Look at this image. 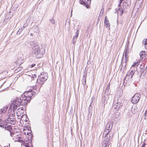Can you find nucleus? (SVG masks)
<instances>
[{
	"mask_svg": "<svg viewBox=\"0 0 147 147\" xmlns=\"http://www.w3.org/2000/svg\"><path fill=\"white\" fill-rule=\"evenodd\" d=\"M31 46L33 47L32 53L34 55L38 58L41 57L45 53V49L41 46L34 44V42L31 43Z\"/></svg>",
	"mask_w": 147,
	"mask_h": 147,
	"instance_id": "f257e3e1",
	"label": "nucleus"
},
{
	"mask_svg": "<svg viewBox=\"0 0 147 147\" xmlns=\"http://www.w3.org/2000/svg\"><path fill=\"white\" fill-rule=\"evenodd\" d=\"M24 103V101H23L22 98L18 97L13 100V102L11 105V108L12 109L13 111H14L18 107H19L20 105H21L23 106L27 104Z\"/></svg>",
	"mask_w": 147,
	"mask_h": 147,
	"instance_id": "f03ea898",
	"label": "nucleus"
},
{
	"mask_svg": "<svg viewBox=\"0 0 147 147\" xmlns=\"http://www.w3.org/2000/svg\"><path fill=\"white\" fill-rule=\"evenodd\" d=\"M35 93V92H32L31 90L25 92L24 94L22 95V96L23 101H24V104H27L28 102H29L32 97Z\"/></svg>",
	"mask_w": 147,
	"mask_h": 147,
	"instance_id": "7ed1b4c3",
	"label": "nucleus"
},
{
	"mask_svg": "<svg viewBox=\"0 0 147 147\" xmlns=\"http://www.w3.org/2000/svg\"><path fill=\"white\" fill-rule=\"evenodd\" d=\"M135 72V69L129 70L126 74L124 80V83L129 85L131 82L132 78Z\"/></svg>",
	"mask_w": 147,
	"mask_h": 147,
	"instance_id": "20e7f679",
	"label": "nucleus"
},
{
	"mask_svg": "<svg viewBox=\"0 0 147 147\" xmlns=\"http://www.w3.org/2000/svg\"><path fill=\"white\" fill-rule=\"evenodd\" d=\"M47 75L45 72L41 74L38 76L37 80L38 84L40 85L42 84L48 79Z\"/></svg>",
	"mask_w": 147,
	"mask_h": 147,
	"instance_id": "39448f33",
	"label": "nucleus"
},
{
	"mask_svg": "<svg viewBox=\"0 0 147 147\" xmlns=\"http://www.w3.org/2000/svg\"><path fill=\"white\" fill-rule=\"evenodd\" d=\"M15 115L13 114H10L7 120V123L11 124H15L16 122V119L15 118Z\"/></svg>",
	"mask_w": 147,
	"mask_h": 147,
	"instance_id": "423d86ee",
	"label": "nucleus"
},
{
	"mask_svg": "<svg viewBox=\"0 0 147 147\" xmlns=\"http://www.w3.org/2000/svg\"><path fill=\"white\" fill-rule=\"evenodd\" d=\"M113 127V124L111 122H109L107 123L106 127L104 132H105V135H106L108 132H111Z\"/></svg>",
	"mask_w": 147,
	"mask_h": 147,
	"instance_id": "0eeeda50",
	"label": "nucleus"
},
{
	"mask_svg": "<svg viewBox=\"0 0 147 147\" xmlns=\"http://www.w3.org/2000/svg\"><path fill=\"white\" fill-rule=\"evenodd\" d=\"M114 103H115V104L114 107L115 109L116 110H118L122 106L121 103V98H119L117 100V102H115L113 101Z\"/></svg>",
	"mask_w": 147,
	"mask_h": 147,
	"instance_id": "6e6552de",
	"label": "nucleus"
},
{
	"mask_svg": "<svg viewBox=\"0 0 147 147\" xmlns=\"http://www.w3.org/2000/svg\"><path fill=\"white\" fill-rule=\"evenodd\" d=\"M140 97V95L139 94H135L131 100V102L133 103H137L139 101Z\"/></svg>",
	"mask_w": 147,
	"mask_h": 147,
	"instance_id": "1a4fd4ad",
	"label": "nucleus"
},
{
	"mask_svg": "<svg viewBox=\"0 0 147 147\" xmlns=\"http://www.w3.org/2000/svg\"><path fill=\"white\" fill-rule=\"evenodd\" d=\"M123 94V92L122 91H118L117 93L116 96L114 97V101L115 102H117V100L119 98H121V97L122 96Z\"/></svg>",
	"mask_w": 147,
	"mask_h": 147,
	"instance_id": "9d476101",
	"label": "nucleus"
},
{
	"mask_svg": "<svg viewBox=\"0 0 147 147\" xmlns=\"http://www.w3.org/2000/svg\"><path fill=\"white\" fill-rule=\"evenodd\" d=\"M110 140L107 138H105L102 143L103 147H109V144L110 143Z\"/></svg>",
	"mask_w": 147,
	"mask_h": 147,
	"instance_id": "9b49d317",
	"label": "nucleus"
},
{
	"mask_svg": "<svg viewBox=\"0 0 147 147\" xmlns=\"http://www.w3.org/2000/svg\"><path fill=\"white\" fill-rule=\"evenodd\" d=\"M24 111V109L23 107L19 108L16 112V115H23Z\"/></svg>",
	"mask_w": 147,
	"mask_h": 147,
	"instance_id": "f8f14e48",
	"label": "nucleus"
},
{
	"mask_svg": "<svg viewBox=\"0 0 147 147\" xmlns=\"http://www.w3.org/2000/svg\"><path fill=\"white\" fill-rule=\"evenodd\" d=\"M105 132H103V136L105 138H107L109 139V140H111L112 138L113 137V134L111 132H108V133L106 135H105Z\"/></svg>",
	"mask_w": 147,
	"mask_h": 147,
	"instance_id": "ddd939ff",
	"label": "nucleus"
},
{
	"mask_svg": "<svg viewBox=\"0 0 147 147\" xmlns=\"http://www.w3.org/2000/svg\"><path fill=\"white\" fill-rule=\"evenodd\" d=\"M91 1V0H80V3L81 4L88 5L90 4Z\"/></svg>",
	"mask_w": 147,
	"mask_h": 147,
	"instance_id": "4468645a",
	"label": "nucleus"
},
{
	"mask_svg": "<svg viewBox=\"0 0 147 147\" xmlns=\"http://www.w3.org/2000/svg\"><path fill=\"white\" fill-rule=\"evenodd\" d=\"M6 118L3 119L0 118V127L6 128V125L5 124H3V123L6 122Z\"/></svg>",
	"mask_w": 147,
	"mask_h": 147,
	"instance_id": "2eb2a0df",
	"label": "nucleus"
},
{
	"mask_svg": "<svg viewBox=\"0 0 147 147\" xmlns=\"http://www.w3.org/2000/svg\"><path fill=\"white\" fill-rule=\"evenodd\" d=\"M23 62V59L21 57L18 58L15 62V63L18 65H20Z\"/></svg>",
	"mask_w": 147,
	"mask_h": 147,
	"instance_id": "dca6fc26",
	"label": "nucleus"
},
{
	"mask_svg": "<svg viewBox=\"0 0 147 147\" xmlns=\"http://www.w3.org/2000/svg\"><path fill=\"white\" fill-rule=\"evenodd\" d=\"M79 33V30H77L76 32V35L74 36L73 38V43H75L76 41V39L78 37Z\"/></svg>",
	"mask_w": 147,
	"mask_h": 147,
	"instance_id": "f3484780",
	"label": "nucleus"
},
{
	"mask_svg": "<svg viewBox=\"0 0 147 147\" xmlns=\"http://www.w3.org/2000/svg\"><path fill=\"white\" fill-rule=\"evenodd\" d=\"M140 59L141 60H142L144 59L146 57L145 52L144 51H141L140 53Z\"/></svg>",
	"mask_w": 147,
	"mask_h": 147,
	"instance_id": "a211bd4d",
	"label": "nucleus"
},
{
	"mask_svg": "<svg viewBox=\"0 0 147 147\" xmlns=\"http://www.w3.org/2000/svg\"><path fill=\"white\" fill-rule=\"evenodd\" d=\"M117 12L118 13V15H119L120 16H121L123 12L122 8L121 7H119L117 9Z\"/></svg>",
	"mask_w": 147,
	"mask_h": 147,
	"instance_id": "6ab92c4d",
	"label": "nucleus"
},
{
	"mask_svg": "<svg viewBox=\"0 0 147 147\" xmlns=\"http://www.w3.org/2000/svg\"><path fill=\"white\" fill-rule=\"evenodd\" d=\"M7 107H5L0 110V114H2L5 113L6 112L7 110Z\"/></svg>",
	"mask_w": 147,
	"mask_h": 147,
	"instance_id": "aec40b11",
	"label": "nucleus"
},
{
	"mask_svg": "<svg viewBox=\"0 0 147 147\" xmlns=\"http://www.w3.org/2000/svg\"><path fill=\"white\" fill-rule=\"evenodd\" d=\"M86 74H84L83 76V79L82 80V84L84 86H85L86 84Z\"/></svg>",
	"mask_w": 147,
	"mask_h": 147,
	"instance_id": "412c9836",
	"label": "nucleus"
},
{
	"mask_svg": "<svg viewBox=\"0 0 147 147\" xmlns=\"http://www.w3.org/2000/svg\"><path fill=\"white\" fill-rule=\"evenodd\" d=\"M125 57L126 58L125 59L124 62H121V65L122 67L124 65L125 66V67L126 65V62L127 61V59L126 58L127 55H126V53H125Z\"/></svg>",
	"mask_w": 147,
	"mask_h": 147,
	"instance_id": "4be33fe9",
	"label": "nucleus"
},
{
	"mask_svg": "<svg viewBox=\"0 0 147 147\" xmlns=\"http://www.w3.org/2000/svg\"><path fill=\"white\" fill-rule=\"evenodd\" d=\"M40 87L38 86V88L37 86L35 85L33 86V88L34 90H36L37 92H38L40 91Z\"/></svg>",
	"mask_w": 147,
	"mask_h": 147,
	"instance_id": "5701e85b",
	"label": "nucleus"
},
{
	"mask_svg": "<svg viewBox=\"0 0 147 147\" xmlns=\"http://www.w3.org/2000/svg\"><path fill=\"white\" fill-rule=\"evenodd\" d=\"M105 25L107 28H109L110 27V24L109 21L104 22Z\"/></svg>",
	"mask_w": 147,
	"mask_h": 147,
	"instance_id": "b1692460",
	"label": "nucleus"
},
{
	"mask_svg": "<svg viewBox=\"0 0 147 147\" xmlns=\"http://www.w3.org/2000/svg\"><path fill=\"white\" fill-rule=\"evenodd\" d=\"M140 62V60H138L137 61L134 62L133 63V64L132 65V67H135L136 65H137V66H138V65H139L138 63Z\"/></svg>",
	"mask_w": 147,
	"mask_h": 147,
	"instance_id": "393cba45",
	"label": "nucleus"
},
{
	"mask_svg": "<svg viewBox=\"0 0 147 147\" xmlns=\"http://www.w3.org/2000/svg\"><path fill=\"white\" fill-rule=\"evenodd\" d=\"M22 69V67H19L17 68L15 70L16 72L19 71L21 70Z\"/></svg>",
	"mask_w": 147,
	"mask_h": 147,
	"instance_id": "a878e982",
	"label": "nucleus"
},
{
	"mask_svg": "<svg viewBox=\"0 0 147 147\" xmlns=\"http://www.w3.org/2000/svg\"><path fill=\"white\" fill-rule=\"evenodd\" d=\"M26 24H24L23 27H22L21 29H19L18 30V32H22V30L24 29V27L26 26Z\"/></svg>",
	"mask_w": 147,
	"mask_h": 147,
	"instance_id": "bb28decb",
	"label": "nucleus"
},
{
	"mask_svg": "<svg viewBox=\"0 0 147 147\" xmlns=\"http://www.w3.org/2000/svg\"><path fill=\"white\" fill-rule=\"evenodd\" d=\"M35 28L34 31L35 32L37 33L39 30V28L37 26H36L35 27Z\"/></svg>",
	"mask_w": 147,
	"mask_h": 147,
	"instance_id": "cd10ccee",
	"label": "nucleus"
},
{
	"mask_svg": "<svg viewBox=\"0 0 147 147\" xmlns=\"http://www.w3.org/2000/svg\"><path fill=\"white\" fill-rule=\"evenodd\" d=\"M143 42L144 45L147 44V39H144L143 40Z\"/></svg>",
	"mask_w": 147,
	"mask_h": 147,
	"instance_id": "c85d7f7f",
	"label": "nucleus"
},
{
	"mask_svg": "<svg viewBox=\"0 0 147 147\" xmlns=\"http://www.w3.org/2000/svg\"><path fill=\"white\" fill-rule=\"evenodd\" d=\"M50 21H51V22L52 24H55V21L53 19L52 20H50Z\"/></svg>",
	"mask_w": 147,
	"mask_h": 147,
	"instance_id": "c756f323",
	"label": "nucleus"
},
{
	"mask_svg": "<svg viewBox=\"0 0 147 147\" xmlns=\"http://www.w3.org/2000/svg\"><path fill=\"white\" fill-rule=\"evenodd\" d=\"M23 115H17L18 117V118L19 119H21L22 117V116Z\"/></svg>",
	"mask_w": 147,
	"mask_h": 147,
	"instance_id": "7c9ffc66",
	"label": "nucleus"
},
{
	"mask_svg": "<svg viewBox=\"0 0 147 147\" xmlns=\"http://www.w3.org/2000/svg\"><path fill=\"white\" fill-rule=\"evenodd\" d=\"M36 76V75L34 74L33 75H32V80H34V78H35Z\"/></svg>",
	"mask_w": 147,
	"mask_h": 147,
	"instance_id": "2f4dec72",
	"label": "nucleus"
},
{
	"mask_svg": "<svg viewBox=\"0 0 147 147\" xmlns=\"http://www.w3.org/2000/svg\"><path fill=\"white\" fill-rule=\"evenodd\" d=\"M119 1H120L119 3V5H118L119 6H120V5L121 4L123 1V0H119Z\"/></svg>",
	"mask_w": 147,
	"mask_h": 147,
	"instance_id": "473e14b6",
	"label": "nucleus"
},
{
	"mask_svg": "<svg viewBox=\"0 0 147 147\" xmlns=\"http://www.w3.org/2000/svg\"><path fill=\"white\" fill-rule=\"evenodd\" d=\"M146 145V144L145 143H143L141 147H145Z\"/></svg>",
	"mask_w": 147,
	"mask_h": 147,
	"instance_id": "72a5a7b5",
	"label": "nucleus"
},
{
	"mask_svg": "<svg viewBox=\"0 0 147 147\" xmlns=\"http://www.w3.org/2000/svg\"><path fill=\"white\" fill-rule=\"evenodd\" d=\"M138 1H139V3H142L144 0H138Z\"/></svg>",
	"mask_w": 147,
	"mask_h": 147,
	"instance_id": "f704fd0d",
	"label": "nucleus"
},
{
	"mask_svg": "<svg viewBox=\"0 0 147 147\" xmlns=\"http://www.w3.org/2000/svg\"><path fill=\"white\" fill-rule=\"evenodd\" d=\"M35 64H32L31 65V67H34L35 66Z\"/></svg>",
	"mask_w": 147,
	"mask_h": 147,
	"instance_id": "c9c22d12",
	"label": "nucleus"
},
{
	"mask_svg": "<svg viewBox=\"0 0 147 147\" xmlns=\"http://www.w3.org/2000/svg\"><path fill=\"white\" fill-rule=\"evenodd\" d=\"M108 21V20H107V17L106 16L105 18L104 22H106V21Z\"/></svg>",
	"mask_w": 147,
	"mask_h": 147,
	"instance_id": "e433bc0d",
	"label": "nucleus"
},
{
	"mask_svg": "<svg viewBox=\"0 0 147 147\" xmlns=\"http://www.w3.org/2000/svg\"><path fill=\"white\" fill-rule=\"evenodd\" d=\"M144 115L145 116H146L147 115V110L145 112Z\"/></svg>",
	"mask_w": 147,
	"mask_h": 147,
	"instance_id": "4c0bfd02",
	"label": "nucleus"
},
{
	"mask_svg": "<svg viewBox=\"0 0 147 147\" xmlns=\"http://www.w3.org/2000/svg\"><path fill=\"white\" fill-rule=\"evenodd\" d=\"M144 47L147 50V44L144 45Z\"/></svg>",
	"mask_w": 147,
	"mask_h": 147,
	"instance_id": "58836bf2",
	"label": "nucleus"
},
{
	"mask_svg": "<svg viewBox=\"0 0 147 147\" xmlns=\"http://www.w3.org/2000/svg\"><path fill=\"white\" fill-rule=\"evenodd\" d=\"M109 86L107 87V89L109 90Z\"/></svg>",
	"mask_w": 147,
	"mask_h": 147,
	"instance_id": "ea45409f",
	"label": "nucleus"
},
{
	"mask_svg": "<svg viewBox=\"0 0 147 147\" xmlns=\"http://www.w3.org/2000/svg\"><path fill=\"white\" fill-rule=\"evenodd\" d=\"M10 133H11V134H10L11 136H12L11 133V132Z\"/></svg>",
	"mask_w": 147,
	"mask_h": 147,
	"instance_id": "a19ab883",
	"label": "nucleus"
},
{
	"mask_svg": "<svg viewBox=\"0 0 147 147\" xmlns=\"http://www.w3.org/2000/svg\"><path fill=\"white\" fill-rule=\"evenodd\" d=\"M126 3H123V5H124V4H126Z\"/></svg>",
	"mask_w": 147,
	"mask_h": 147,
	"instance_id": "79ce46f5",
	"label": "nucleus"
},
{
	"mask_svg": "<svg viewBox=\"0 0 147 147\" xmlns=\"http://www.w3.org/2000/svg\"><path fill=\"white\" fill-rule=\"evenodd\" d=\"M29 134H30V133H27V135H29Z\"/></svg>",
	"mask_w": 147,
	"mask_h": 147,
	"instance_id": "37998d69",
	"label": "nucleus"
},
{
	"mask_svg": "<svg viewBox=\"0 0 147 147\" xmlns=\"http://www.w3.org/2000/svg\"><path fill=\"white\" fill-rule=\"evenodd\" d=\"M30 35H32V33H31V34H30Z\"/></svg>",
	"mask_w": 147,
	"mask_h": 147,
	"instance_id": "c03bdc74",
	"label": "nucleus"
},
{
	"mask_svg": "<svg viewBox=\"0 0 147 147\" xmlns=\"http://www.w3.org/2000/svg\"><path fill=\"white\" fill-rule=\"evenodd\" d=\"M117 23H118V20L117 21Z\"/></svg>",
	"mask_w": 147,
	"mask_h": 147,
	"instance_id": "a18cd8bd",
	"label": "nucleus"
},
{
	"mask_svg": "<svg viewBox=\"0 0 147 147\" xmlns=\"http://www.w3.org/2000/svg\"><path fill=\"white\" fill-rule=\"evenodd\" d=\"M30 147V146H29V147Z\"/></svg>",
	"mask_w": 147,
	"mask_h": 147,
	"instance_id": "49530a36",
	"label": "nucleus"
}]
</instances>
